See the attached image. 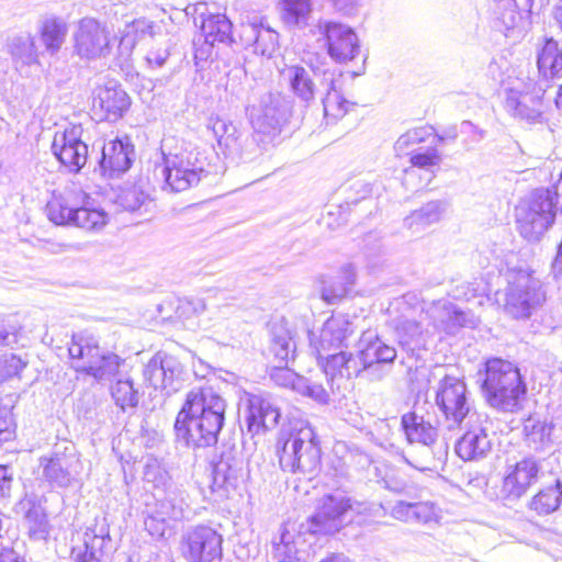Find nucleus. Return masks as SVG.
Wrapping results in <instances>:
<instances>
[{
    "mask_svg": "<svg viewBox=\"0 0 562 562\" xmlns=\"http://www.w3.org/2000/svg\"><path fill=\"white\" fill-rule=\"evenodd\" d=\"M226 401L212 387H194L175 420L176 439L190 448L214 446L225 423Z\"/></svg>",
    "mask_w": 562,
    "mask_h": 562,
    "instance_id": "obj_1",
    "label": "nucleus"
},
{
    "mask_svg": "<svg viewBox=\"0 0 562 562\" xmlns=\"http://www.w3.org/2000/svg\"><path fill=\"white\" fill-rule=\"evenodd\" d=\"M397 352L371 331L362 334L357 355L347 351L333 353L324 363V373L333 382L336 376L353 378L363 374L370 381H381L390 374Z\"/></svg>",
    "mask_w": 562,
    "mask_h": 562,
    "instance_id": "obj_2",
    "label": "nucleus"
},
{
    "mask_svg": "<svg viewBox=\"0 0 562 562\" xmlns=\"http://www.w3.org/2000/svg\"><path fill=\"white\" fill-rule=\"evenodd\" d=\"M45 211L48 220L56 225L75 226L89 232L102 229L109 221L108 213L95 207L92 198L76 188H65L63 192L54 193Z\"/></svg>",
    "mask_w": 562,
    "mask_h": 562,
    "instance_id": "obj_3",
    "label": "nucleus"
},
{
    "mask_svg": "<svg viewBox=\"0 0 562 562\" xmlns=\"http://www.w3.org/2000/svg\"><path fill=\"white\" fill-rule=\"evenodd\" d=\"M482 392L491 407L513 413L520 408L527 387L513 363L494 358L486 361Z\"/></svg>",
    "mask_w": 562,
    "mask_h": 562,
    "instance_id": "obj_4",
    "label": "nucleus"
},
{
    "mask_svg": "<svg viewBox=\"0 0 562 562\" xmlns=\"http://www.w3.org/2000/svg\"><path fill=\"white\" fill-rule=\"evenodd\" d=\"M384 513L380 503L358 502L340 493L327 494L318 502L311 518V529L314 533H334L352 520L355 514L382 517Z\"/></svg>",
    "mask_w": 562,
    "mask_h": 562,
    "instance_id": "obj_5",
    "label": "nucleus"
},
{
    "mask_svg": "<svg viewBox=\"0 0 562 562\" xmlns=\"http://www.w3.org/2000/svg\"><path fill=\"white\" fill-rule=\"evenodd\" d=\"M207 126L212 130L221 153L234 164L256 161L271 149L255 132L248 134L227 119L211 116Z\"/></svg>",
    "mask_w": 562,
    "mask_h": 562,
    "instance_id": "obj_6",
    "label": "nucleus"
},
{
    "mask_svg": "<svg viewBox=\"0 0 562 562\" xmlns=\"http://www.w3.org/2000/svg\"><path fill=\"white\" fill-rule=\"evenodd\" d=\"M550 85H543L522 70L508 78L505 87V110L515 119L538 123L542 119L543 97Z\"/></svg>",
    "mask_w": 562,
    "mask_h": 562,
    "instance_id": "obj_7",
    "label": "nucleus"
},
{
    "mask_svg": "<svg viewBox=\"0 0 562 562\" xmlns=\"http://www.w3.org/2000/svg\"><path fill=\"white\" fill-rule=\"evenodd\" d=\"M543 283L527 270L509 274L505 292L504 312L517 321L531 318L546 303Z\"/></svg>",
    "mask_w": 562,
    "mask_h": 562,
    "instance_id": "obj_8",
    "label": "nucleus"
},
{
    "mask_svg": "<svg viewBox=\"0 0 562 562\" xmlns=\"http://www.w3.org/2000/svg\"><path fill=\"white\" fill-rule=\"evenodd\" d=\"M279 463L283 471L303 474L314 473L321 463V448L312 426L292 431L278 448Z\"/></svg>",
    "mask_w": 562,
    "mask_h": 562,
    "instance_id": "obj_9",
    "label": "nucleus"
},
{
    "mask_svg": "<svg viewBox=\"0 0 562 562\" xmlns=\"http://www.w3.org/2000/svg\"><path fill=\"white\" fill-rule=\"evenodd\" d=\"M157 170L164 177V189L171 192H182L193 188L209 175L202 153L198 148L164 154V165L156 168Z\"/></svg>",
    "mask_w": 562,
    "mask_h": 562,
    "instance_id": "obj_10",
    "label": "nucleus"
},
{
    "mask_svg": "<svg viewBox=\"0 0 562 562\" xmlns=\"http://www.w3.org/2000/svg\"><path fill=\"white\" fill-rule=\"evenodd\" d=\"M557 204L543 188L533 190L516 206V223L520 235L528 241H538L554 223Z\"/></svg>",
    "mask_w": 562,
    "mask_h": 562,
    "instance_id": "obj_11",
    "label": "nucleus"
},
{
    "mask_svg": "<svg viewBox=\"0 0 562 562\" xmlns=\"http://www.w3.org/2000/svg\"><path fill=\"white\" fill-rule=\"evenodd\" d=\"M250 124L262 143L273 148L291 116V101L281 93L262 95L257 106L250 110Z\"/></svg>",
    "mask_w": 562,
    "mask_h": 562,
    "instance_id": "obj_12",
    "label": "nucleus"
},
{
    "mask_svg": "<svg viewBox=\"0 0 562 562\" xmlns=\"http://www.w3.org/2000/svg\"><path fill=\"white\" fill-rule=\"evenodd\" d=\"M435 401L450 430L457 429L470 416L481 414L471 405L465 383L452 375H446L439 381Z\"/></svg>",
    "mask_w": 562,
    "mask_h": 562,
    "instance_id": "obj_13",
    "label": "nucleus"
},
{
    "mask_svg": "<svg viewBox=\"0 0 562 562\" xmlns=\"http://www.w3.org/2000/svg\"><path fill=\"white\" fill-rule=\"evenodd\" d=\"M457 429L463 430V435L456 442V453L460 459L465 462H480L492 454L494 442L485 414L470 416Z\"/></svg>",
    "mask_w": 562,
    "mask_h": 562,
    "instance_id": "obj_14",
    "label": "nucleus"
},
{
    "mask_svg": "<svg viewBox=\"0 0 562 562\" xmlns=\"http://www.w3.org/2000/svg\"><path fill=\"white\" fill-rule=\"evenodd\" d=\"M42 477L56 487H68L78 481L83 465L75 446H55L49 456L40 458Z\"/></svg>",
    "mask_w": 562,
    "mask_h": 562,
    "instance_id": "obj_15",
    "label": "nucleus"
},
{
    "mask_svg": "<svg viewBox=\"0 0 562 562\" xmlns=\"http://www.w3.org/2000/svg\"><path fill=\"white\" fill-rule=\"evenodd\" d=\"M74 52L81 59L93 60L111 52L110 33L105 25L93 18H83L74 32Z\"/></svg>",
    "mask_w": 562,
    "mask_h": 562,
    "instance_id": "obj_16",
    "label": "nucleus"
},
{
    "mask_svg": "<svg viewBox=\"0 0 562 562\" xmlns=\"http://www.w3.org/2000/svg\"><path fill=\"white\" fill-rule=\"evenodd\" d=\"M223 537L214 528L199 525L182 537L181 550L188 562H214L222 558Z\"/></svg>",
    "mask_w": 562,
    "mask_h": 562,
    "instance_id": "obj_17",
    "label": "nucleus"
},
{
    "mask_svg": "<svg viewBox=\"0 0 562 562\" xmlns=\"http://www.w3.org/2000/svg\"><path fill=\"white\" fill-rule=\"evenodd\" d=\"M319 33L323 35L328 56L336 63L346 64L360 54V40L355 30L335 21H319Z\"/></svg>",
    "mask_w": 562,
    "mask_h": 562,
    "instance_id": "obj_18",
    "label": "nucleus"
},
{
    "mask_svg": "<svg viewBox=\"0 0 562 562\" xmlns=\"http://www.w3.org/2000/svg\"><path fill=\"white\" fill-rule=\"evenodd\" d=\"M81 125H71L57 131L52 143V151L69 172L78 173L87 164L88 145L82 140Z\"/></svg>",
    "mask_w": 562,
    "mask_h": 562,
    "instance_id": "obj_19",
    "label": "nucleus"
},
{
    "mask_svg": "<svg viewBox=\"0 0 562 562\" xmlns=\"http://www.w3.org/2000/svg\"><path fill=\"white\" fill-rule=\"evenodd\" d=\"M540 469L541 462L535 457H526L515 464L508 465L499 497L507 502L518 501L538 481Z\"/></svg>",
    "mask_w": 562,
    "mask_h": 562,
    "instance_id": "obj_20",
    "label": "nucleus"
},
{
    "mask_svg": "<svg viewBox=\"0 0 562 562\" xmlns=\"http://www.w3.org/2000/svg\"><path fill=\"white\" fill-rule=\"evenodd\" d=\"M182 366L172 356L156 355L144 369L145 380L156 390H165L167 394L181 387Z\"/></svg>",
    "mask_w": 562,
    "mask_h": 562,
    "instance_id": "obj_21",
    "label": "nucleus"
},
{
    "mask_svg": "<svg viewBox=\"0 0 562 562\" xmlns=\"http://www.w3.org/2000/svg\"><path fill=\"white\" fill-rule=\"evenodd\" d=\"M280 416V408L271 397L257 394L248 395L245 416L248 432L257 435L274 428Z\"/></svg>",
    "mask_w": 562,
    "mask_h": 562,
    "instance_id": "obj_22",
    "label": "nucleus"
},
{
    "mask_svg": "<svg viewBox=\"0 0 562 562\" xmlns=\"http://www.w3.org/2000/svg\"><path fill=\"white\" fill-rule=\"evenodd\" d=\"M353 331L355 326L346 316H333L323 325L317 341L311 337V344L314 346L317 357L327 360L331 356L327 352L342 347Z\"/></svg>",
    "mask_w": 562,
    "mask_h": 562,
    "instance_id": "obj_23",
    "label": "nucleus"
},
{
    "mask_svg": "<svg viewBox=\"0 0 562 562\" xmlns=\"http://www.w3.org/2000/svg\"><path fill=\"white\" fill-rule=\"evenodd\" d=\"M324 70L305 68L301 65H290L281 70L282 79L288 83L292 93L305 105L314 102Z\"/></svg>",
    "mask_w": 562,
    "mask_h": 562,
    "instance_id": "obj_24",
    "label": "nucleus"
},
{
    "mask_svg": "<svg viewBox=\"0 0 562 562\" xmlns=\"http://www.w3.org/2000/svg\"><path fill=\"white\" fill-rule=\"evenodd\" d=\"M296 345L293 333L284 319H279L269 325V345L267 356L273 368L288 367L294 359Z\"/></svg>",
    "mask_w": 562,
    "mask_h": 562,
    "instance_id": "obj_25",
    "label": "nucleus"
},
{
    "mask_svg": "<svg viewBox=\"0 0 562 562\" xmlns=\"http://www.w3.org/2000/svg\"><path fill=\"white\" fill-rule=\"evenodd\" d=\"M133 147L115 139L102 147L99 167L103 176L116 178L127 171L132 164Z\"/></svg>",
    "mask_w": 562,
    "mask_h": 562,
    "instance_id": "obj_26",
    "label": "nucleus"
},
{
    "mask_svg": "<svg viewBox=\"0 0 562 562\" xmlns=\"http://www.w3.org/2000/svg\"><path fill=\"white\" fill-rule=\"evenodd\" d=\"M428 318L429 314L424 312H420L418 316H400L394 326L400 344L409 349L425 347L428 330L424 323Z\"/></svg>",
    "mask_w": 562,
    "mask_h": 562,
    "instance_id": "obj_27",
    "label": "nucleus"
},
{
    "mask_svg": "<svg viewBox=\"0 0 562 562\" xmlns=\"http://www.w3.org/2000/svg\"><path fill=\"white\" fill-rule=\"evenodd\" d=\"M243 460L233 451L223 452L213 465V491L228 492L236 488L241 477Z\"/></svg>",
    "mask_w": 562,
    "mask_h": 562,
    "instance_id": "obj_28",
    "label": "nucleus"
},
{
    "mask_svg": "<svg viewBox=\"0 0 562 562\" xmlns=\"http://www.w3.org/2000/svg\"><path fill=\"white\" fill-rule=\"evenodd\" d=\"M130 97L120 87L104 86L98 90L93 106H99L108 121H116L123 116L130 106Z\"/></svg>",
    "mask_w": 562,
    "mask_h": 562,
    "instance_id": "obj_29",
    "label": "nucleus"
},
{
    "mask_svg": "<svg viewBox=\"0 0 562 562\" xmlns=\"http://www.w3.org/2000/svg\"><path fill=\"white\" fill-rule=\"evenodd\" d=\"M538 75L537 79L543 85H549L550 80L562 78V49L558 42L548 38L538 53L537 57Z\"/></svg>",
    "mask_w": 562,
    "mask_h": 562,
    "instance_id": "obj_30",
    "label": "nucleus"
},
{
    "mask_svg": "<svg viewBox=\"0 0 562 562\" xmlns=\"http://www.w3.org/2000/svg\"><path fill=\"white\" fill-rule=\"evenodd\" d=\"M498 26L504 35L517 42L526 34L529 22L526 16L517 10L514 0H503L498 7Z\"/></svg>",
    "mask_w": 562,
    "mask_h": 562,
    "instance_id": "obj_31",
    "label": "nucleus"
},
{
    "mask_svg": "<svg viewBox=\"0 0 562 562\" xmlns=\"http://www.w3.org/2000/svg\"><path fill=\"white\" fill-rule=\"evenodd\" d=\"M101 350L99 341L92 335L83 333L72 335L68 346V353L71 359V368L83 373V367L93 363L94 357Z\"/></svg>",
    "mask_w": 562,
    "mask_h": 562,
    "instance_id": "obj_32",
    "label": "nucleus"
},
{
    "mask_svg": "<svg viewBox=\"0 0 562 562\" xmlns=\"http://www.w3.org/2000/svg\"><path fill=\"white\" fill-rule=\"evenodd\" d=\"M154 507L170 522L184 519L191 513L186 492L176 486H168L164 496L156 497Z\"/></svg>",
    "mask_w": 562,
    "mask_h": 562,
    "instance_id": "obj_33",
    "label": "nucleus"
},
{
    "mask_svg": "<svg viewBox=\"0 0 562 562\" xmlns=\"http://www.w3.org/2000/svg\"><path fill=\"white\" fill-rule=\"evenodd\" d=\"M321 86L326 91L325 97L322 99L325 117L328 121H336L344 117L348 112L350 103L337 90L335 72L324 70Z\"/></svg>",
    "mask_w": 562,
    "mask_h": 562,
    "instance_id": "obj_34",
    "label": "nucleus"
},
{
    "mask_svg": "<svg viewBox=\"0 0 562 562\" xmlns=\"http://www.w3.org/2000/svg\"><path fill=\"white\" fill-rule=\"evenodd\" d=\"M401 425L409 442H418L431 447L438 439V429L423 416L415 412L406 413L402 416Z\"/></svg>",
    "mask_w": 562,
    "mask_h": 562,
    "instance_id": "obj_35",
    "label": "nucleus"
},
{
    "mask_svg": "<svg viewBox=\"0 0 562 562\" xmlns=\"http://www.w3.org/2000/svg\"><path fill=\"white\" fill-rule=\"evenodd\" d=\"M233 24L225 14H201V32L204 42L210 46L215 43L229 44L233 42Z\"/></svg>",
    "mask_w": 562,
    "mask_h": 562,
    "instance_id": "obj_36",
    "label": "nucleus"
},
{
    "mask_svg": "<svg viewBox=\"0 0 562 562\" xmlns=\"http://www.w3.org/2000/svg\"><path fill=\"white\" fill-rule=\"evenodd\" d=\"M447 209L448 203L443 200L429 201L405 218V226L413 233H419L441 221Z\"/></svg>",
    "mask_w": 562,
    "mask_h": 562,
    "instance_id": "obj_37",
    "label": "nucleus"
},
{
    "mask_svg": "<svg viewBox=\"0 0 562 562\" xmlns=\"http://www.w3.org/2000/svg\"><path fill=\"white\" fill-rule=\"evenodd\" d=\"M356 273L353 267L348 265L334 277L324 279L322 282V299L328 304H335L342 300L355 284Z\"/></svg>",
    "mask_w": 562,
    "mask_h": 562,
    "instance_id": "obj_38",
    "label": "nucleus"
},
{
    "mask_svg": "<svg viewBox=\"0 0 562 562\" xmlns=\"http://www.w3.org/2000/svg\"><path fill=\"white\" fill-rule=\"evenodd\" d=\"M122 362L123 360L117 355L101 349L94 357L93 363L83 367V374L90 375L99 382L108 381L119 373Z\"/></svg>",
    "mask_w": 562,
    "mask_h": 562,
    "instance_id": "obj_39",
    "label": "nucleus"
},
{
    "mask_svg": "<svg viewBox=\"0 0 562 562\" xmlns=\"http://www.w3.org/2000/svg\"><path fill=\"white\" fill-rule=\"evenodd\" d=\"M20 506L25 509L24 522L30 537L34 540L45 539L48 536L49 526L43 507L32 499L22 501Z\"/></svg>",
    "mask_w": 562,
    "mask_h": 562,
    "instance_id": "obj_40",
    "label": "nucleus"
},
{
    "mask_svg": "<svg viewBox=\"0 0 562 562\" xmlns=\"http://www.w3.org/2000/svg\"><path fill=\"white\" fill-rule=\"evenodd\" d=\"M281 20L290 27H305L312 14L311 0H281Z\"/></svg>",
    "mask_w": 562,
    "mask_h": 562,
    "instance_id": "obj_41",
    "label": "nucleus"
},
{
    "mask_svg": "<svg viewBox=\"0 0 562 562\" xmlns=\"http://www.w3.org/2000/svg\"><path fill=\"white\" fill-rule=\"evenodd\" d=\"M8 50L16 67L31 66L38 61L35 41L30 34L12 37L8 43Z\"/></svg>",
    "mask_w": 562,
    "mask_h": 562,
    "instance_id": "obj_42",
    "label": "nucleus"
},
{
    "mask_svg": "<svg viewBox=\"0 0 562 562\" xmlns=\"http://www.w3.org/2000/svg\"><path fill=\"white\" fill-rule=\"evenodd\" d=\"M245 31L248 33L247 41L252 42L257 54L272 56L278 47L279 35L276 31L263 24H250Z\"/></svg>",
    "mask_w": 562,
    "mask_h": 562,
    "instance_id": "obj_43",
    "label": "nucleus"
},
{
    "mask_svg": "<svg viewBox=\"0 0 562 562\" xmlns=\"http://www.w3.org/2000/svg\"><path fill=\"white\" fill-rule=\"evenodd\" d=\"M553 425L538 416H529L524 423V434L529 447L540 450L551 442Z\"/></svg>",
    "mask_w": 562,
    "mask_h": 562,
    "instance_id": "obj_44",
    "label": "nucleus"
},
{
    "mask_svg": "<svg viewBox=\"0 0 562 562\" xmlns=\"http://www.w3.org/2000/svg\"><path fill=\"white\" fill-rule=\"evenodd\" d=\"M562 503V482L557 480L554 485L542 488L530 503V508L539 515H549L559 509Z\"/></svg>",
    "mask_w": 562,
    "mask_h": 562,
    "instance_id": "obj_45",
    "label": "nucleus"
},
{
    "mask_svg": "<svg viewBox=\"0 0 562 562\" xmlns=\"http://www.w3.org/2000/svg\"><path fill=\"white\" fill-rule=\"evenodd\" d=\"M67 34V25L60 19H47L41 27V40L49 54L57 53Z\"/></svg>",
    "mask_w": 562,
    "mask_h": 562,
    "instance_id": "obj_46",
    "label": "nucleus"
},
{
    "mask_svg": "<svg viewBox=\"0 0 562 562\" xmlns=\"http://www.w3.org/2000/svg\"><path fill=\"white\" fill-rule=\"evenodd\" d=\"M431 316L440 319L435 323V327L442 330H452L456 327L464 326L465 315L452 304H438L431 307Z\"/></svg>",
    "mask_w": 562,
    "mask_h": 562,
    "instance_id": "obj_47",
    "label": "nucleus"
},
{
    "mask_svg": "<svg viewBox=\"0 0 562 562\" xmlns=\"http://www.w3.org/2000/svg\"><path fill=\"white\" fill-rule=\"evenodd\" d=\"M285 374L294 391L313 398L319 404L328 403L329 394L322 384L310 381L304 376L295 374L294 372H285Z\"/></svg>",
    "mask_w": 562,
    "mask_h": 562,
    "instance_id": "obj_48",
    "label": "nucleus"
},
{
    "mask_svg": "<svg viewBox=\"0 0 562 562\" xmlns=\"http://www.w3.org/2000/svg\"><path fill=\"white\" fill-rule=\"evenodd\" d=\"M112 397L122 411L135 408L139 402L138 391L134 389V384L130 379H119L111 387Z\"/></svg>",
    "mask_w": 562,
    "mask_h": 562,
    "instance_id": "obj_49",
    "label": "nucleus"
},
{
    "mask_svg": "<svg viewBox=\"0 0 562 562\" xmlns=\"http://www.w3.org/2000/svg\"><path fill=\"white\" fill-rule=\"evenodd\" d=\"M119 201L122 207L130 212L139 211L142 209L147 212L153 203L149 196L136 187L123 191Z\"/></svg>",
    "mask_w": 562,
    "mask_h": 562,
    "instance_id": "obj_50",
    "label": "nucleus"
},
{
    "mask_svg": "<svg viewBox=\"0 0 562 562\" xmlns=\"http://www.w3.org/2000/svg\"><path fill=\"white\" fill-rule=\"evenodd\" d=\"M413 522L438 524L441 519L440 507L430 501L413 503Z\"/></svg>",
    "mask_w": 562,
    "mask_h": 562,
    "instance_id": "obj_51",
    "label": "nucleus"
},
{
    "mask_svg": "<svg viewBox=\"0 0 562 562\" xmlns=\"http://www.w3.org/2000/svg\"><path fill=\"white\" fill-rule=\"evenodd\" d=\"M144 526L148 533L157 539L165 538L167 532H171L170 521L155 507L145 517Z\"/></svg>",
    "mask_w": 562,
    "mask_h": 562,
    "instance_id": "obj_52",
    "label": "nucleus"
},
{
    "mask_svg": "<svg viewBox=\"0 0 562 562\" xmlns=\"http://www.w3.org/2000/svg\"><path fill=\"white\" fill-rule=\"evenodd\" d=\"M432 127H417L401 135L395 143V150L398 155L408 154L411 146L425 142L432 133Z\"/></svg>",
    "mask_w": 562,
    "mask_h": 562,
    "instance_id": "obj_53",
    "label": "nucleus"
},
{
    "mask_svg": "<svg viewBox=\"0 0 562 562\" xmlns=\"http://www.w3.org/2000/svg\"><path fill=\"white\" fill-rule=\"evenodd\" d=\"M153 22L147 19H137L126 26L122 36V44L134 45L136 40H140L146 34L153 35Z\"/></svg>",
    "mask_w": 562,
    "mask_h": 562,
    "instance_id": "obj_54",
    "label": "nucleus"
},
{
    "mask_svg": "<svg viewBox=\"0 0 562 562\" xmlns=\"http://www.w3.org/2000/svg\"><path fill=\"white\" fill-rule=\"evenodd\" d=\"M27 364V360L15 355L0 357V382L18 375Z\"/></svg>",
    "mask_w": 562,
    "mask_h": 562,
    "instance_id": "obj_55",
    "label": "nucleus"
},
{
    "mask_svg": "<svg viewBox=\"0 0 562 562\" xmlns=\"http://www.w3.org/2000/svg\"><path fill=\"white\" fill-rule=\"evenodd\" d=\"M144 480L147 483H153L156 488L167 490L168 486H172L170 477L166 470H164L156 461L147 463L144 470Z\"/></svg>",
    "mask_w": 562,
    "mask_h": 562,
    "instance_id": "obj_56",
    "label": "nucleus"
},
{
    "mask_svg": "<svg viewBox=\"0 0 562 562\" xmlns=\"http://www.w3.org/2000/svg\"><path fill=\"white\" fill-rule=\"evenodd\" d=\"M21 326L11 319H0V346H12L20 342Z\"/></svg>",
    "mask_w": 562,
    "mask_h": 562,
    "instance_id": "obj_57",
    "label": "nucleus"
},
{
    "mask_svg": "<svg viewBox=\"0 0 562 562\" xmlns=\"http://www.w3.org/2000/svg\"><path fill=\"white\" fill-rule=\"evenodd\" d=\"M440 155L436 148H428L425 153L416 151L411 154V164L414 167L429 170L440 164Z\"/></svg>",
    "mask_w": 562,
    "mask_h": 562,
    "instance_id": "obj_58",
    "label": "nucleus"
},
{
    "mask_svg": "<svg viewBox=\"0 0 562 562\" xmlns=\"http://www.w3.org/2000/svg\"><path fill=\"white\" fill-rule=\"evenodd\" d=\"M273 547L283 560H291L295 558L296 548L293 541V535L286 529L282 530L278 542L273 541Z\"/></svg>",
    "mask_w": 562,
    "mask_h": 562,
    "instance_id": "obj_59",
    "label": "nucleus"
},
{
    "mask_svg": "<svg viewBox=\"0 0 562 562\" xmlns=\"http://www.w3.org/2000/svg\"><path fill=\"white\" fill-rule=\"evenodd\" d=\"M13 426L12 406L0 404V443L11 438Z\"/></svg>",
    "mask_w": 562,
    "mask_h": 562,
    "instance_id": "obj_60",
    "label": "nucleus"
},
{
    "mask_svg": "<svg viewBox=\"0 0 562 562\" xmlns=\"http://www.w3.org/2000/svg\"><path fill=\"white\" fill-rule=\"evenodd\" d=\"M83 542L86 547L83 554L97 557V553L102 552L106 544L111 542V538H100L91 532H85Z\"/></svg>",
    "mask_w": 562,
    "mask_h": 562,
    "instance_id": "obj_61",
    "label": "nucleus"
},
{
    "mask_svg": "<svg viewBox=\"0 0 562 562\" xmlns=\"http://www.w3.org/2000/svg\"><path fill=\"white\" fill-rule=\"evenodd\" d=\"M413 503L400 501L391 509V516L404 522H413Z\"/></svg>",
    "mask_w": 562,
    "mask_h": 562,
    "instance_id": "obj_62",
    "label": "nucleus"
},
{
    "mask_svg": "<svg viewBox=\"0 0 562 562\" xmlns=\"http://www.w3.org/2000/svg\"><path fill=\"white\" fill-rule=\"evenodd\" d=\"M13 474L9 467L0 465V501L11 495Z\"/></svg>",
    "mask_w": 562,
    "mask_h": 562,
    "instance_id": "obj_63",
    "label": "nucleus"
},
{
    "mask_svg": "<svg viewBox=\"0 0 562 562\" xmlns=\"http://www.w3.org/2000/svg\"><path fill=\"white\" fill-rule=\"evenodd\" d=\"M169 55L168 47L151 49L147 53L146 60L151 67L161 68L166 64Z\"/></svg>",
    "mask_w": 562,
    "mask_h": 562,
    "instance_id": "obj_64",
    "label": "nucleus"
}]
</instances>
